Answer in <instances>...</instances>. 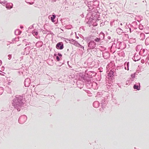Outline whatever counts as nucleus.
<instances>
[{"instance_id":"nucleus-55","label":"nucleus","mask_w":149,"mask_h":149,"mask_svg":"<svg viewBox=\"0 0 149 149\" xmlns=\"http://www.w3.org/2000/svg\"><path fill=\"white\" fill-rule=\"evenodd\" d=\"M57 55H57L58 56H59L60 58H62V55L61 54L59 53H58Z\"/></svg>"},{"instance_id":"nucleus-2","label":"nucleus","mask_w":149,"mask_h":149,"mask_svg":"<svg viewBox=\"0 0 149 149\" xmlns=\"http://www.w3.org/2000/svg\"><path fill=\"white\" fill-rule=\"evenodd\" d=\"M89 13H87V16H86V18L85 20V21L86 22V23L88 24L92 25H93V23L96 21V19L95 18H93L91 17H90L89 19H88V16H89Z\"/></svg>"},{"instance_id":"nucleus-17","label":"nucleus","mask_w":149,"mask_h":149,"mask_svg":"<svg viewBox=\"0 0 149 149\" xmlns=\"http://www.w3.org/2000/svg\"><path fill=\"white\" fill-rule=\"evenodd\" d=\"M133 88L137 91H139L140 89V84L138 82L136 84H134L133 86Z\"/></svg>"},{"instance_id":"nucleus-64","label":"nucleus","mask_w":149,"mask_h":149,"mask_svg":"<svg viewBox=\"0 0 149 149\" xmlns=\"http://www.w3.org/2000/svg\"><path fill=\"white\" fill-rule=\"evenodd\" d=\"M79 47H80L81 48H82L83 49H84V47H83V46H82V45H79Z\"/></svg>"},{"instance_id":"nucleus-27","label":"nucleus","mask_w":149,"mask_h":149,"mask_svg":"<svg viewBox=\"0 0 149 149\" xmlns=\"http://www.w3.org/2000/svg\"><path fill=\"white\" fill-rule=\"evenodd\" d=\"M105 35L104 33L103 32H101L99 35V38L102 41L104 39Z\"/></svg>"},{"instance_id":"nucleus-61","label":"nucleus","mask_w":149,"mask_h":149,"mask_svg":"<svg viewBox=\"0 0 149 149\" xmlns=\"http://www.w3.org/2000/svg\"><path fill=\"white\" fill-rule=\"evenodd\" d=\"M114 23V22H111L110 23V25L111 26H112L113 25V23Z\"/></svg>"},{"instance_id":"nucleus-12","label":"nucleus","mask_w":149,"mask_h":149,"mask_svg":"<svg viewBox=\"0 0 149 149\" xmlns=\"http://www.w3.org/2000/svg\"><path fill=\"white\" fill-rule=\"evenodd\" d=\"M105 99H106V98L105 97L104 98L102 99L101 98L102 100L100 102V103L101 104V107L103 109L105 108V107L107 103V101Z\"/></svg>"},{"instance_id":"nucleus-58","label":"nucleus","mask_w":149,"mask_h":149,"mask_svg":"<svg viewBox=\"0 0 149 149\" xmlns=\"http://www.w3.org/2000/svg\"><path fill=\"white\" fill-rule=\"evenodd\" d=\"M8 59L9 60L10 59H11V58H12L11 55H10V54L8 55Z\"/></svg>"},{"instance_id":"nucleus-59","label":"nucleus","mask_w":149,"mask_h":149,"mask_svg":"<svg viewBox=\"0 0 149 149\" xmlns=\"http://www.w3.org/2000/svg\"><path fill=\"white\" fill-rule=\"evenodd\" d=\"M5 67H4V66H2L1 68V70L2 71H3L4 70Z\"/></svg>"},{"instance_id":"nucleus-9","label":"nucleus","mask_w":149,"mask_h":149,"mask_svg":"<svg viewBox=\"0 0 149 149\" xmlns=\"http://www.w3.org/2000/svg\"><path fill=\"white\" fill-rule=\"evenodd\" d=\"M79 77L82 80L86 81L87 80L86 73L84 72H80L79 74Z\"/></svg>"},{"instance_id":"nucleus-49","label":"nucleus","mask_w":149,"mask_h":149,"mask_svg":"<svg viewBox=\"0 0 149 149\" xmlns=\"http://www.w3.org/2000/svg\"><path fill=\"white\" fill-rule=\"evenodd\" d=\"M131 78H134L135 77V73H134L133 74H131Z\"/></svg>"},{"instance_id":"nucleus-50","label":"nucleus","mask_w":149,"mask_h":149,"mask_svg":"<svg viewBox=\"0 0 149 149\" xmlns=\"http://www.w3.org/2000/svg\"><path fill=\"white\" fill-rule=\"evenodd\" d=\"M70 41L72 42V43L74 44V42H75L76 41L73 39H71L70 40Z\"/></svg>"},{"instance_id":"nucleus-36","label":"nucleus","mask_w":149,"mask_h":149,"mask_svg":"<svg viewBox=\"0 0 149 149\" xmlns=\"http://www.w3.org/2000/svg\"><path fill=\"white\" fill-rule=\"evenodd\" d=\"M68 76L70 79H73L74 78L75 75L73 74L70 73V74H68Z\"/></svg>"},{"instance_id":"nucleus-54","label":"nucleus","mask_w":149,"mask_h":149,"mask_svg":"<svg viewBox=\"0 0 149 149\" xmlns=\"http://www.w3.org/2000/svg\"><path fill=\"white\" fill-rule=\"evenodd\" d=\"M129 28L130 31V33H131L132 31H133L134 30V28H130L129 26Z\"/></svg>"},{"instance_id":"nucleus-39","label":"nucleus","mask_w":149,"mask_h":149,"mask_svg":"<svg viewBox=\"0 0 149 149\" xmlns=\"http://www.w3.org/2000/svg\"><path fill=\"white\" fill-rule=\"evenodd\" d=\"M94 40L95 42H101L102 41L99 38H95L94 39Z\"/></svg>"},{"instance_id":"nucleus-7","label":"nucleus","mask_w":149,"mask_h":149,"mask_svg":"<svg viewBox=\"0 0 149 149\" xmlns=\"http://www.w3.org/2000/svg\"><path fill=\"white\" fill-rule=\"evenodd\" d=\"M142 1V0H133L132 5L134 7H138L140 6Z\"/></svg>"},{"instance_id":"nucleus-3","label":"nucleus","mask_w":149,"mask_h":149,"mask_svg":"<svg viewBox=\"0 0 149 149\" xmlns=\"http://www.w3.org/2000/svg\"><path fill=\"white\" fill-rule=\"evenodd\" d=\"M114 68L113 69L111 70L108 73V74L107 76V77L108 79V80L110 81L109 83L110 84L111 82H112V81L114 79Z\"/></svg>"},{"instance_id":"nucleus-47","label":"nucleus","mask_w":149,"mask_h":149,"mask_svg":"<svg viewBox=\"0 0 149 149\" xmlns=\"http://www.w3.org/2000/svg\"><path fill=\"white\" fill-rule=\"evenodd\" d=\"M141 47H142L141 45H138L136 47V51H137L138 50H139V49H138V48L139 49L140 48H141Z\"/></svg>"},{"instance_id":"nucleus-46","label":"nucleus","mask_w":149,"mask_h":149,"mask_svg":"<svg viewBox=\"0 0 149 149\" xmlns=\"http://www.w3.org/2000/svg\"><path fill=\"white\" fill-rule=\"evenodd\" d=\"M141 47H142L141 45H138L136 47V51H137L138 50H139V49H138V48L139 49L140 48H141Z\"/></svg>"},{"instance_id":"nucleus-24","label":"nucleus","mask_w":149,"mask_h":149,"mask_svg":"<svg viewBox=\"0 0 149 149\" xmlns=\"http://www.w3.org/2000/svg\"><path fill=\"white\" fill-rule=\"evenodd\" d=\"M43 42L41 41H38L36 44V46L38 48L41 47L43 45Z\"/></svg>"},{"instance_id":"nucleus-44","label":"nucleus","mask_w":149,"mask_h":149,"mask_svg":"<svg viewBox=\"0 0 149 149\" xmlns=\"http://www.w3.org/2000/svg\"><path fill=\"white\" fill-rule=\"evenodd\" d=\"M62 59V58H60L58 56H57L56 57V59L57 61H60L61 59Z\"/></svg>"},{"instance_id":"nucleus-4","label":"nucleus","mask_w":149,"mask_h":149,"mask_svg":"<svg viewBox=\"0 0 149 149\" xmlns=\"http://www.w3.org/2000/svg\"><path fill=\"white\" fill-rule=\"evenodd\" d=\"M87 44L88 51L91 49H93L95 48L96 46V43L93 40L89 41Z\"/></svg>"},{"instance_id":"nucleus-11","label":"nucleus","mask_w":149,"mask_h":149,"mask_svg":"<svg viewBox=\"0 0 149 149\" xmlns=\"http://www.w3.org/2000/svg\"><path fill=\"white\" fill-rule=\"evenodd\" d=\"M31 83V80L29 78L26 79L24 82V86L26 87H29Z\"/></svg>"},{"instance_id":"nucleus-40","label":"nucleus","mask_w":149,"mask_h":149,"mask_svg":"<svg viewBox=\"0 0 149 149\" xmlns=\"http://www.w3.org/2000/svg\"><path fill=\"white\" fill-rule=\"evenodd\" d=\"M84 85V84H78L77 85V87L80 88V89H81L83 87Z\"/></svg>"},{"instance_id":"nucleus-22","label":"nucleus","mask_w":149,"mask_h":149,"mask_svg":"<svg viewBox=\"0 0 149 149\" xmlns=\"http://www.w3.org/2000/svg\"><path fill=\"white\" fill-rule=\"evenodd\" d=\"M81 36L83 38V39L85 40L87 43H88L89 41H91L92 40L91 39V36H88L84 38V37L81 35Z\"/></svg>"},{"instance_id":"nucleus-38","label":"nucleus","mask_w":149,"mask_h":149,"mask_svg":"<svg viewBox=\"0 0 149 149\" xmlns=\"http://www.w3.org/2000/svg\"><path fill=\"white\" fill-rule=\"evenodd\" d=\"M85 91L88 94V95L89 97L92 96V94L91 93V92L87 90H85Z\"/></svg>"},{"instance_id":"nucleus-10","label":"nucleus","mask_w":149,"mask_h":149,"mask_svg":"<svg viewBox=\"0 0 149 149\" xmlns=\"http://www.w3.org/2000/svg\"><path fill=\"white\" fill-rule=\"evenodd\" d=\"M85 81V85L87 88L91 89L92 87V82L91 81V80H86Z\"/></svg>"},{"instance_id":"nucleus-62","label":"nucleus","mask_w":149,"mask_h":149,"mask_svg":"<svg viewBox=\"0 0 149 149\" xmlns=\"http://www.w3.org/2000/svg\"><path fill=\"white\" fill-rule=\"evenodd\" d=\"M89 7V8L88 9V11H91V10H92V9L91 8H92V7H91V6H90V7H91V8H90L89 6H88Z\"/></svg>"},{"instance_id":"nucleus-43","label":"nucleus","mask_w":149,"mask_h":149,"mask_svg":"<svg viewBox=\"0 0 149 149\" xmlns=\"http://www.w3.org/2000/svg\"><path fill=\"white\" fill-rule=\"evenodd\" d=\"M32 34L34 36H37L38 34V32L33 31L32 32Z\"/></svg>"},{"instance_id":"nucleus-35","label":"nucleus","mask_w":149,"mask_h":149,"mask_svg":"<svg viewBox=\"0 0 149 149\" xmlns=\"http://www.w3.org/2000/svg\"><path fill=\"white\" fill-rule=\"evenodd\" d=\"M28 40L26 39H24L23 40V42L24 43H26L25 46H26L27 45H29L31 43L30 42H28Z\"/></svg>"},{"instance_id":"nucleus-14","label":"nucleus","mask_w":149,"mask_h":149,"mask_svg":"<svg viewBox=\"0 0 149 149\" xmlns=\"http://www.w3.org/2000/svg\"><path fill=\"white\" fill-rule=\"evenodd\" d=\"M147 52L148 50L147 49L145 50V49L141 48L139 52V54L143 56H145L147 55Z\"/></svg>"},{"instance_id":"nucleus-63","label":"nucleus","mask_w":149,"mask_h":149,"mask_svg":"<svg viewBox=\"0 0 149 149\" xmlns=\"http://www.w3.org/2000/svg\"><path fill=\"white\" fill-rule=\"evenodd\" d=\"M27 48H28L29 49H28V50H29V49L30 48V46H28L27 47L25 48V49H26Z\"/></svg>"},{"instance_id":"nucleus-1","label":"nucleus","mask_w":149,"mask_h":149,"mask_svg":"<svg viewBox=\"0 0 149 149\" xmlns=\"http://www.w3.org/2000/svg\"><path fill=\"white\" fill-rule=\"evenodd\" d=\"M12 101V106L17 109L18 111H19L20 108L23 107L24 104L23 97L21 95H17Z\"/></svg>"},{"instance_id":"nucleus-56","label":"nucleus","mask_w":149,"mask_h":149,"mask_svg":"<svg viewBox=\"0 0 149 149\" xmlns=\"http://www.w3.org/2000/svg\"><path fill=\"white\" fill-rule=\"evenodd\" d=\"M129 62H126L124 64V65H129Z\"/></svg>"},{"instance_id":"nucleus-26","label":"nucleus","mask_w":149,"mask_h":149,"mask_svg":"<svg viewBox=\"0 0 149 149\" xmlns=\"http://www.w3.org/2000/svg\"><path fill=\"white\" fill-rule=\"evenodd\" d=\"M92 88L94 89H97L98 88L97 84L95 82H92Z\"/></svg>"},{"instance_id":"nucleus-16","label":"nucleus","mask_w":149,"mask_h":149,"mask_svg":"<svg viewBox=\"0 0 149 149\" xmlns=\"http://www.w3.org/2000/svg\"><path fill=\"white\" fill-rule=\"evenodd\" d=\"M102 55L104 59H108L109 57L110 54L108 52L104 51L102 52Z\"/></svg>"},{"instance_id":"nucleus-8","label":"nucleus","mask_w":149,"mask_h":149,"mask_svg":"<svg viewBox=\"0 0 149 149\" xmlns=\"http://www.w3.org/2000/svg\"><path fill=\"white\" fill-rule=\"evenodd\" d=\"M96 12H93L92 13L91 12H90L88 13H89V16L90 15H91V17L93 18H95L96 19L97 18H99V13L97 10H96Z\"/></svg>"},{"instance_id":"nucleus-5","label":"nucleus","mask_w":149,"mask_h":149,"mask_svg":"<svg viewBox=\"0 0 149 149\" xmlns=\"http://www.w3.org/2000/svg\"><path fill=\"white\" fill-rule=\"evenodd\" d=\"M87 80H91L90 79L92 78L96 75V73L93 71H90L86 73Z\"/></svg>"},{"instance_id":"nucleus-37","label":"nucleus","mask_w":149,"mask_h":149,"mask_svg":"<svg viewBox=\"0 0 149 149\" xmlns=\"http://www.w3.org/2000/svg\"><path fill=\"white\" fill-rule=\"evenodd\" d=\"M145 44L146 45H149V36L146 39L145 41Z\"/></svg>"},{"instance_id":"nucleus-20","label":"nucleus","mask_w":149,"mask_h":149,"mask_svg":"<svg viewBox=\"0 0 149 149\" xmlns=\"http://www.w3.org/2000/svg\"><path fill=\"white\" fill-rule=\"evenodd\" d=\"M56 17V15L55 14H53L52 15H49L48 18L49 19H51V21L53 22H55V21L54 20Z\"/></svg>"},{"instance_id":"nucleus-42","label":"nucleus","mask_w":149,"mask_h":149,"mask_svg":"<svg viewBox=\"0 0 149 149\" xmlns=\"http://www.w3.org/2000/svg\"><path fill=\"white\" fill-rule=\"evenodd\" d=\"M4 91V88L1 87H0V95L2 94Z\"/></svg>"},{"instance_id":"nucleus-21","label":"nucleus","mask_w":149,"mask_h":149,"mask_svg":"<svg viewBox=\"0 0 149 149\" xmlns=\"http://www.w3.org/2000/svg\"><path fill=\"white\" fill-rule=\"evenodd\" d=\"M130 27H132L134 29H136L137 26V22L136 21L133 22L132 24H130Z\"/></svg>"},{"instance_id":"nucleus-48","label":"nucleus","mask_w":149,"mask_h":149,"mask_svg":"<svg viewBox=\"0 0 149 149\" xmlns=\"http://www.w3.org/2000/svg\"><path fill=\"white\" fill-rule=\"evenodd\" d=\"M74 44L75 46L77 47H78L80 45V44L76 41H75V42H74Z\"/></svg>"},{"instance_id":"nucleus-6","label":"nucleus","mask_w":149,"mask_h":149,"mask_svg":"<svg viewBox=\"0 0 149 149\" xmlns=\"http://www.w3.org/2000/svg\"><path fill=\"white\" fill-rule=\"evenodd\" d=\"M27 117L25 115L21 116L19 117L18 121L20 124H23L24 123L27 119Z\"/></svg>"},{"instance_id":"nucleus-57","label":"nucleus","mask_w":149,"mask_h":149,"mask_svg":"<svg viewBox=\"0 0 149 149\" xmlns=\"http://www.w3.org/2000/svg\"><path fill=\"white\" fill-rule=\"evenodd\" d=\"M6 3H7V1H1V4L3 3L4 4H7Z\"/></svg>"},{"instance_id":"nucleus-28","label":"nucleus","mask_w":149,"mask_h":149,"mask_svg":"<svg viewBox=\"0 0 149 149\" xmlns=\"http://www.w3.org/2000/svg\"><path fill=\"white\" fill-rule=\"evenodd\" d=\"M13 5L12 3H7L6 5V8L8 9H10L13 7Z\"/></svg>"},{"instance_id":"nucleus-19","label":"nucleus","mask_w":149,"mask_h":149,"mask_svg":"<svg viewBox=\"0 0 149 149\" xmlns=\"http://www.w3.org/2000/svg\"><path fill=\"white\" fill-rule=\"evenodd\" d=\"M140 58V56H138L136 54H135L134 56L132 58V59L135 61H139Z\"/></svg>"},{"instance_id":"nucleus-32","label":"nucleus","mask_w":149,"mask_h":149,"mask_svg":"<svg viewBox=\"0 0 149 149\" xmlns=\"http://www.w3.org/2000/svg\"><path fill=\"white\" fill-rule=\"evenodd\" d=\"M136 42V40L135 38H130L128 41V42L130 44H132L135 42Z\"/></svg>"},{"instance_id":"nucleus-51","label":"nucleus","mask_w":149,"mask_h":149,"mask_svg":"<svg viewBox=\"0 0 149 149\" xmlns=\"http://www.w3.org/2000/svg\"><path fill=\"white\" fill-rule=\"evenodd\" d=\"M143 28V26L141 25H139V28L141 30H142Z\"/></svg>"},{"instance_id":"nucleus-41","label":"nucleus","mask_w":149,"mask_h":149,"mask_svg":"<svg viewBox=\"0 0 149 149\" xmlns=\"http://www.w3.org/2000/svg\"><path fill=\"white\" fill-rule=\"evenodd\" d=\"M138 67L139 68L140 70L141 71L143 70L144 68H145V66H138Z\"/></svg>"},{"instance_id":"nucleus-52","label":"nucleus","mask_w":149,"mask_h":149,"mask_svg":"<svg viewBox=\"0 0 149 149\" xmlns=\"http://www.w3.org/2000/svg\"><path fill=\"white\" fill-rule=\"evenodd\" d=\"M103 68L101 67H100L99 68V71H100V72H103V70H102Z\"/></svg>"},{"instance_id":"nucleus-13","label":"nucleus","mask_w":149,"mask_h":149,"mask_svg":"<svg viewBox=\"0 0 149 149\" xmlns=\"http://www.w3.org/2000/svg\"><path fill=\"white\" fill-rule=\"evenodd\" d=\"M56 48L58 49H62L64 48L63 43L62 42H58L56 45Z\"/></svg>"},{"instance_id":"nucleus-15","label":"nucleus","mask_w":149,"mask_h":149,"mask_svg":"<svg viewBox=\"0 0 149 149\" xmlns=\"http://www.w3.org/2000/svg\"><path fill=\"white\" fill-rule=\"evenodd\" d=\"M116 43L113 42L112 43V45L110 48V51L112 53H114L116 50Z\"/></svg>"},{"instance_id":"nucleus-30","label":"nucleus","mask_w":149,"mask_h":149,"mask_svg":"<svg viewBox=\"0 0 149 149\" xmlns=\"http://www.w3.org/2000/svg\"><path fill=\"white\" fill-rule=\"evenodd\" d=\"M129 36L127 34L124 33L123 35V39L125 40H127L129 39Z\"/></svg>"},{"instance_id":"nucleus-45","label":"nucleus","mask_w":149,"mask_h":149,"mask_svg":"<svg viewBox=\"0 0 149 149\" xmlns=\"http://www.w3.org/2000/svg\"><path fill=\"white\" fill-rule=\"evenodd\" d=\"M19 38H14L13 39L12 41L13 42H14V41H19Z\"/></svg>"},{"instance_id":"nucleus-33","label":"nucleus","mask_w":149,"mask_h":149,"mask_svg":"<svg viewBox=\"0 0 149 149\" xmlns=\"http://www.w3.org/2000/svg\"><path fill=\"white\" fill-rule=\"evenodd\" d=\"M22 33V31L19 29H17L15 31V34L16 35H18Z\"/></svg>"},{"instance_id":"nucleus-23","label":"nucleus","mask_w":149,"mask_h":149,"mask_svg":"<svg viewBox=\"0 0 149 149\" xmlns=\"http://www.w3.org/2000/svg\"><path fill=\"white\" fill-rule=\"evenodd\" d=\"M109 82L110 81H108V84H107L106 85V88H107L108 90L109 89H111L113 87V85L112 84L113 83V81H112V82H111L110 84L109 83Z\"/></svg>"},{"instance_id":"nucleus-31","label":"nucleus","mask_w":149,"mask_h":149,"mask_svg":"<svg viewBox=\"0 0 149 149\" xmlns=\"http://www.w3.org/2000/svg\"><path fill=\"white\" fill-rule=\"evenodd\" d=\"M116 32L119 35H120L122 33H123V30L120 28H118L116 29Z\"/></svg>"},{"instance_id":"nucleus-25","label":"nucleus","mask_w":149,"mask_h":149,"mask_svg":"<svg viewBox=\"0 0 149 149\" xmlns=\"http://www.w3.org/2000/svg\"><path fill=\"white\" fill-rule=\"evenodd\" d=\"M100 103L99 101H96L94 102L93 104V107L95 108H98L100 105Z\"/></svg>"},{"instance_id":"nucleus-34","label":"nucleus","mask_w":149,"mask_h":149,"mask_svg":"<svg viewBox=\"0 0 149 149\" xmlns=\"http://www.w3.org/2000/svg\"><path fill=\"white\" fill-rule=\"evenodd\" d=\"M145 34L144 33H141L140 34V38L141 40H143L145 38Z\"/></svg>"},{"instance_id":"nucleus-18","label":"nucleus","mask_w":149,"mask_h":149,"mask_svg":"<svg viewBox=\"0 0 149 149\" xmlns=\"http://www.w3.org/2000/svg\"><path fill=\"white\" fill-rule=\"evenodd\" d=\"M96 97L97 98H99L98 100H99V98L102 97V98H104V95L102 94V92H98L97 93V94L96 96ZM98 99L97 98V99Z\"/></svg>"},{"instance_id":"nucleus-60","label":"nucleus","mask_w":149,"mask_h":149,"mask_svg":"<svg viewBox=\"0 0 149 149\" xmlns=\"http://www.w3.org/2000/svg\"><path fill=\"white\" fill-rule=\"evenodd\" d=\"M142 2L144 3H146L145 5L146 6H147V3L146 1L145 0H142V1L141 2Z\"/></svg>"},{"instance_id":"nucleus-53","label":"nucleus","mask_w":149,"mask_h":149,"mask_svg":"<svg viewBox=\"0 0 149 149\" xmlns=\"http://www.w3.org/2000/svg\"><path fill=\"white\" fill-rule=\"evenodd\" d=\"M3 74H5L4 72H2L1 70H0V75H4Z\"/></svg>"},{"instance_id":"nucleus-29","label":"nucleus","mask_w":149,"mask_h":149,"mask_svg":"<svg viewBox=\"0 0 149 149\" xmlns=\"http://www.w3.org/2000/svg\"><path fill=\"white\" fill-rule=\"evenodd\" d=\"M122 45V42L120 41H118L116 44V47L118 49L121 48V46Z\"/></svg>"}]
</instances>
